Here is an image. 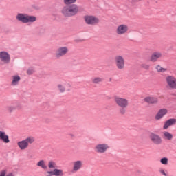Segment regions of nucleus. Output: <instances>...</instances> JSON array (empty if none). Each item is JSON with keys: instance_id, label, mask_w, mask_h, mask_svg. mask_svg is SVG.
<instances>
[{"instance_id": "obj_1", "label": "nucleus", "mask_w": 176, "mask_h": 176, "mask_svg": "<svg viewBox=\"0 0 176 176\" xmlns=\"http://www.w3.org/2000/svg\"><path fill=\"white\" fill-rule=\"evenodd\" d=\"M76 0H63L65 6L62 10L61 13L65 17H72V16H76L79 13V6L75 3Z\"/></svg>"}, {"instance_id": "obj_2", "label": "nucleus", "mask_w": 176, "mask_h": 176, "mask_svg": "<svg viewBox=\"0 0 176 176\" xmlns=\"http://www.w3.org/2000/svg\"><path fill=\"white\" fill-rule=\"evenodd\" d=\"M114 102L116 104L118 107H119V113L122 116L126 115L127 112V107L129 105V100L124 98H120L118 96H114Z\"/></svg>"}, {"instance_id": "obj_3", "label": "nucleus", "mask_w": 176, "mask_h": 176, "mask_svg": "<svg viewBox=\"0 0 176 176\" xmlns=\"http://www.w3.org/2000/svg\"><path fill=\"white\" fill-rule=\"evenodd\" d=\"M48 168H53V170H47L44 173L45 176H64V170L57 168V163L53 160L48 162Z\"/></svg>"}, {"instance_id": "obj_4", "label": "nucleus", "mask_w": 176, "mask_h": 176, "mask_svg": "<svg viewBox=\"0 0 176 176\" xmlns=\"http://www.w3.org/2000/svg\"><path fill=\"white\" fill-rule=\"evenodd\" d=\"M16 19L18 21H21V23H23L24 24H27L28 23H35V21H36V16H30L24 13L17 14Z\"/></svg>"}, {"instance_id": "obj_5", "label": "nucleus", "mask_w": 176, "mask_h": 176, "mask_svg": "<svg viewBox=\"0 0 176 176\" xmlns=\"http://www.w3.org/2000/svg\"><path fill=\"white\" fill-rule=\"evenodd\" d=\"M34 142H35V138L32 136H29L25 140L18 142L17 146L21 151H25V149H28V146L34 144Z\"/></svg>"}, {"instance_id": "obj_6", "label": "nucleus", "mask_w": 176, "mask_h": 176, "mask_svg": "<svg viewBox=\"0 0 176 176\" xmlns=\"http://www.w3.org/2000/svg\"><path fill=\"white\" fill-rule=\"evenodd\" d=\"M72 85L69 82H59L56 85V89L59 93H65V91H71Z\"/></svg>"}, {"instance_id": "obj_7", "label": "nucleus", "mask_w": 176, "mask_h": 176, "mask_svg": "<svg viewBox=\"0 0 176 176\" xmlns=\"http://www.w3.org/2000/svg\"><path fill=\"white\" fill-rule=\"evenodd\" d=\"M150 141L154 144V145H162L163 143V140L160 135L155 133H150L149 134Z\"/></svg>"}, {"instance_id": "obj_8", "label": "nucleus", "mask_w": 176, "mask_h": 176, "mask_svg": "<svg viewBox=\"0 0 176 176\" xmlns=\"http://www.w3.org/2000/svg\"><path fill=\"white\" fill-rule=\"evenodd\" d=\"M10 54L6 51L0 52V61L2 64H10Z\"/></svg>"}, {"instance_id": "obj_9", "label": "nucleus", "mask_w": 176, "mask_h": 176, "mask_svg": "<svg viewBox=\"0 0 176 176\" xmlns=\"http://www.w3.org/2000/svg\"><path fill=\"white\" fill-rule=\"evenodd\" d=\"M69 50L67 47H60L56 50L55 53L56 58H61V57H64L66 54H68Z\"/></svg>"}, {"instance_id": "obj_10", "label": "nucleus", "mask_w": 176, "mask_h": 176, "mask_svg": "<svg viewBox=\"0 0 176 176\" xmlns=\"http://www.w3.org/2000/svg\"><path fill=\"white\" fill-rule=\"evenodd\" d=\"M116 65L118 69H123L124 68V58L120 55L115 57Z\"/></svg>"}, {"instance_id": "obj_11", "label": "nucleus", "mask_w": 176, "mask_h": 176, "mask_svg": "<svg viewBox=\"0 0 176 176\" xmlns=\"http://www.w3.org/2000/svg\"><path fill=\"white\" fill-rule=\"evenodd\" d=\"M109 149V146L107 144H99L95 146L96 153H105Z\"/></svg>"}, {"instance_id": "obj_12", "label": "nucleus", "mask_w": 176, "mask_h": 176, "mask_svg": "<svg viewBox=\"0 0 176 176\" xmlns=\"http://www.w3.org/2000/svg\"><path fill=\"white\" fill-rule=\"evenodd\" d=\"M166 82L170 89H176V78L173 76H167Z\"/></svg>"}, {"instance_id": "obj_13", "label": "nucleus", "mask_w": 176, "mask_h": 176, "mask_svg": "<svg viewBox=\"0 0 176 176\" xmlns=\"http://www.w3.org/2000/svg\"><path fill=\"white\" fill-rule=\"evenodd\" d=\"M127 31H129V26H127V25L122 24L118 26L116 34H118V35H124Z\"/></svg>"}, {"instance_id": "obj_14", "label": "nucleus", "mask_w": 176, "mask_h": 176, "mask_svg": "<svg viewBox=\"0 0 176 176\" xmlns=\"http://www.w3.org/2000/svg\"><path fill=\"white\" fill-rule=\"evenodd\" d=\"M162 57H163V54H162V52H154L150 57V61H151V63H156L158 61L159 58H162Z\"/></svg>"}, {"instance_id": "obj_15", "label": "nucleus", "mask_w": 176, "mask_h": 176, "mask_svg": "<svg viewBox=\"0 0 176 176\" xmlns=\"http://www.w3.org/2000/svg\"><path fill=\"white\" fill-rule=\"evenodd\" d=\"M72 164V173H78L82 168V163L80 160L74 161Z\"/></svg>"}, {"instance_id": "obj_16", "label": "nucleus", "mask_w": 176, "mask_h": 176, "mask_svg": "<svg viewBox=\"0 0 176 176\" xmlns=\"http://www.w3.org/2000/svg\"><path fill=\"white\" fill-rule=\"evenodd\" d=\"M167 109H161L158 111L157 114L155 115V120H160L162 118H164L166 115H167Z\"/></svg>"}, {"instance_id": "obj_17", "label": "nucleus", "mask_w": 176, "mask_h": 176, "mask_svg": "<svg viewBox=\"0 0 176 176\" xmlns=\"http://www.w3.org/2000/svg\"><path fill=\"white\" fill-rule=\"evenodd\" d=\"M20 80H21V78L19 75H14L11 77V82L10 85L11 86H19V84L20 83Z\"/></svg>"}, {"instance_id": "obj_18", "label": "nucleus", "mask_w": 176, "mask_h": 176, "mask_svg": "<svg viewBox=\"0 0 176 176\" xmlns=\"http://www.w3.org/2000/svg\"><path fill=\"white\" fill-rule=\"evenodd\" d=\"M176 124V119L175 118H170L166 120L164 124L163 129L167 130L170 126H175Z\"/></svg>"}, {"instance_id": "obj_19", "label": "nucleus", "mask_w": 176, "mask_h": 176, "mask_svg": "<svg viewBox=\"0 0 176 176\" xmlns=\"http://www.w3.org/2000/svg\"><path fill=\"white\" fill-rule=\"evenodd\" d=\"M144 102L147 104H157L159 100L156 97L147 96L144 98Z\"/></svg>"}, {"instance_id": "obj_20", "label": "nucleus", "mask_w": 176, "mask_h": 176, "mask_svg": "<svg viewBox=\"0 0 176 176\" xmlns=\"http://www.w3.org/2000/svg\"><path fill=\"white\" fill-rule=\"evenodd\" d=\"M100 23V19L95 16H89V24L91 25H97Z\"/></svg>"}, {"instance_id": "obj_21", "label": "nucleus", "mask_w": 176, "mask_h": 176, "mask_svg": "<svg viewBox=\"0 0 176 176\" xmlns=\"http://www.w3.org/2000/svg\"><path fill=\"white\" fill-rule=\"evenodd\" d=\"M0 140L3 141L5 144H9L10 140H9V136L6 135V133L0 131Z\"/></svg>"}, {"instance_id": "obj_22", "label": "nucleus", "mask_w": 176, "mask_h": 176, "mask_svg": "<svg viewBox=\"0 0 176 176\" xmlns=\"http://www.w3.org/2000/svg\"><path fill=\"white\" fill-rule=\"evenodd\" d=\"M37 167H40L43 170H47V167H49V164H46V161L41 160L38 161L36 164Z\"/></svg>"}, {"instance_id": "obj_23", "label": "nucleus", "mask_w": 176, "mask_h": 176, "mask_svg": "<svg viewBox=\"0 0 176 176\" xmlns=\"http://www.w3.org/2000/svg\"><path fill=\"white\" fill-rule=\"evenodd\" d=\"M0 176H14L13 173H8V170L3 169L0 171Z\"/></svg>"}, {"instance_id": "obj_24", "label": "nucleus", "mask_w": 176, "mask_h": 176, "mask_svg": "<svg viewBox=\"0 0 176 176\" xmlns=\"http://www.w3.org/2000/svg\"><path fill=\"white\" fill-rule=\"evenodd\" d=\"M164 137L166 140H168V141H171L173 140V134L167 131L164 132Z\"/></svg>"}, {"instance_id": "obj_25", "label": "nucleus", "mask_w": 176, "mask_h": 176, "mask_svg": "<svg viewBox=\"0 0 176 176\" xmlns=\"http://www.w3.org/2000/svg\"><path fill=\"white\" fill-rule=\"evenodd\" d=\"M103 80H104V78L96 77L92 79V82L95 83L96 85H98L99 83H101V82H103Z\"/></svg>"}, {"instance_id": "obj_26", "label": "nucleus", "mask_w": 176, "mask_h": 176, "mask_svg": "<svg viewBox=\"0 0 176 176\" xmlns=\"http://www.w3.org/2000/svg\"><path fill=\"white\" fill-rule=\"evenodd\" d=\"M155 69H157V72H166L167 71V69L162 67L160 65H157Z\"/></svg>"}, {"instance_id": "obj_27", "label": "nucleus", "mask_w": 176, "mask_h": 176, "mask_svg": "<svg viewBox=\"0 0 176 176\" xmlns=\"http://www.w3.org/2000/svg\"><path fill=\"white\" fill-rule=\"evenodd\" d=\"M160 163L162 164H164V165H167V164H168V158H167V157H163V158H162L161 160H160Z\"/></svg>"}, {"instance_id": "obj_28", "label": "nucleus", "mask_w": 176, "mask_h": 176, "mask_svg": "<svg viewBox=\"0 0 176 176\" xmlns=\"http://www.w3.org/2000/svg\"><path fill=\"white\" fill-rule=\"evenodd\" d=\"M34 72H35V70H34L33 68H29V69L27 70V74H28V75H32V74H34Z\"/></svg>"}, {"instance_id": "obj_29", "label": "nucleus", "mask_w": 176, "mask_h": 176, "mask_svg": "<svg viewBox=\"0 0 176 176\" xmlns=\"http://www.w3.org/2000/svg\"><path fill=\"white\" fill-rule=\"evenodd\" d=\"M140 67H141V68H144V69H149L150 65H147V64H145V63H143L140 65Z\"/></svg>"}, {"instance_id": "obj_30", "label": "nucleus", "mask_w": 176, "mask_h": 176, "mask_svg": "<svg viewBox=\"0 0 176 176\" xmlns=\"http://www.w3.org/2000/svg\"><path fill=\"white\" fill-rule=\"evenodd\" d=\"M7 109H8V112H13V111H14L15 108L13 106H9L7 107Z\"/></svg>"}, {"instance_id": "obj_31", "label": "nucleus", "mask_w": 176, "mask_h": 176, "mask_svg": "<svg viewBox=\"0 0 176 176\" xmlns=\"http://www.w3.org/2000/svg\"><path fill=\"white\" fill-rule=\"evenodd\" d=\"M160 173H161V174H162V175L168 176V175H166V172H165L164 170H163V169H161V170H160Z\"/></svg>"}, {"instance_id": "obj_32", "label": "nucleus", "mask_w": 176, "mask_h": 176, "mask_svg": "<svg viewBox=\"0 0 176 176\" xmlns=\"http://www.w3.org/2000/svg\"><path fill=\"white\" fill-rule=\"evenodd\" d=\"M142 0H132L131 3L134 5V3H137L138 2H141Z\"/></svg>"}, {"instance_id": "obj_33", "label": "nucleus", "mask_w": 176, "mask_h": 176, "mask_svg": "<svg viewBox=\"0 0 176 176\" xmlns=\"http://www.w3.org/2000/svg\"><path fill=\"white\" fill-rule=\"evenodd\" d=\"M85 22L87 23V24H89V16H85Z\"/></svg>"}, {"instance_id": "obj_34", "label": "nucleus", "mask_w": 176, "mask_h": 176, "mask_svg": "<svg viewBox=\"0 0 176 176\" xmlns=\"http://www.w3.org/2000/svg\"><path fill=\"white\" fill-rule=\"evenodd\" d=\"M111 80H112V79H111V78H110V82H111Z\"/></svg>"}]
</instances>
